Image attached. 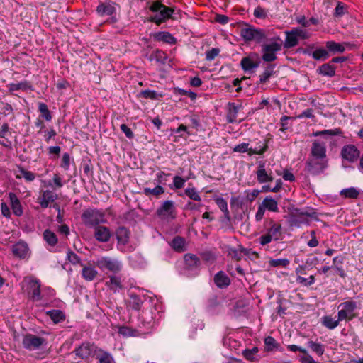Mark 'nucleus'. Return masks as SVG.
<instances>
[{
  "mask_svg": "<svg viewBox=\"0 0 363 363\" xmlns=\"http://www.w3.org/2000/svg\"><path fill=\"white\" fill-rule=\"evenodd\" d=\"M341 134H342V131L340 128H335V129L318 131V132H316L314 135L315 136H317V135H340Z\"/></svg>",
  "mask_w": 363,
  "mask_h": 363,
  "instance_id": "nucleus-58",
  "label": "nucleus"
},
{
  "mask_svg": "<svg viewBox=\"0 0 363 363\" xmlns=\"http://www.w3.org/2000/svg\"><path fill=\"white\" fill-rule=\"evenodd\" d=\"M328 167V159L308 157L306 164L305 171L311 175L323 174Z\"/></svg>",
  "mask_w": 363,
  "mask_h": 363,
  "instance_id": "nucleus-6",
  "label": "nucleus"
},
{
  "mask_svg": "<svg viewBox=\"0 0 363 363\" xmlns=\"http://www.w3.org/2000/svg\"><path fill=\"white\" fill-rule=\"evenodd\" d=\"M359 194V191L354 187L344 189L340 191V195L345 198L356 199Z\"/></svg>",
  "mask_w": 363,
  "mask_h": 363,
  "instance_id": "nucleus-48",
  "label": "nucleus"
},
{
  "mask_svg": "<svg viewBox=\"0 0 363 363\" xmlns=\"http://www.w3.org/2000/svg\"><path fill=\"white\" fill-rule=\"evenodd\" d=\"M268 148L267 143L265 140L259 141L255 147H251L250 156L253 155H262Z\"/></svg>",
  "mask_w": 363,
  "mask_h": 363,
  "instance_id": "nucleus-36",
  "label": "nucleus"
},
{
  "mask_svg": "<svg viewBox=\"0 0 363 363\" xmlns=\"http://www.w3.org/2000/svg\"><path fill=\"white\" fill-rule=\"evenodd\" d=\"M82 267V276L87 281H93L98 275V271L93 264L89 262L86 264H81Z\"/></svg>",
  "mask_w": 363,
  "mask_h": 363,
  "instance_id": "nucleus-19",
  "label": "nucleus"
},
{
  "mask_svg": "<svg viewBox=\"0 0 363 363\" xmlns=\"http://www.w3.org/2000/svg\"><path fill=\"white\" fill-rule=\"evenodd\" d=\"M95 356L99 363H114V359L112 355L109 352L101 349H98Z\"/></svg>",
  "mask_w": 363,
  "mask_h": 363,
  "instance_id": "nucleus-32",
  "label": "nucleus"
},
{
  "mask_svg": "<svg viewBox=\"0 0 363 363\" xmlns=\"http://www.w3.org/2000/svg\"><path fill=\"white\" fill-rule=\"evenodd\" d=\"M57 199V195L50 190H45L41 192L38 198V202L43 208L48 207L50 203L54 202Z\"/></svg>",
  "mask_w": 363,
  "mask_h": 363,
  "instance_id": "nucleus-18",
  "label": "nucleus"
},
{
  "mask_svg": "<svg viewBox=\"0 0 363 363\" xmlns=\"http://www.w3.org/2000/svg\"><path fill=\"white\" fill-rule=\"evenodd\" d=\"M257 182L260 184L272 182L274 180L272 172H267L265 169V163L262 161L258 162L257 170L256 171Z\"/></svg>",
  "mask_w": 363,
  "mask_h": 363,
  "instance_id": "nucleus-15",
  "label": "nucleus"
},
{
  "mask_svg": "<svg viewBox=\"0 0 363 363\" xmlns=\"http://www.w3.org/2000/svg\"><path fill=\"white\" fill-rule=\"evenodd\" d=\"M189 179V177L187 178H183L180 176H175L173 178V184L172 185H169L170 189H180L184 187L186 182Z\"/></svg>",
  "mask_w": 363,
  "mask_h": 363,
  "instance_id": "nucleus-51",
  "label": "nucleus"
},
{
  "mask_svg": "<svg viewBox=\"0 0 363 363\" xmlns=\"http://www.w3.org/2000/svg\"><path fill=\"white\" fill-rule=\"evenodd\" d=\"M274 65L268 66L262 74L259 76V81L261 82H265L272 75L274 72Z\"/></svg>",
  "mask_w": 363,
  "mask_h": 363,
  "instance_id": "nucleus-55",
  "label": "nucleus"
},
{
  "mask_svg": "<svg viewBox=\"0 0 363 363\" xmlns=\"http://www.w3.org/2000/svg\"><path fill=\"white\" fill-rule=\"evenodd\" d=\"M184 261L186 266L190 268L197 267L200 264L199 259L194 255H185Z\"/></svg>",
  "mask_w": 363,
  "mask_h": 363,
  "instance_id": "nucleus-47",
  "label": "nucleus"
},
{
  "mask_svg": "<svg viewBox=\"0 0 363 363\" xmlns=\"http://www.w3.org/2000/svg\"><path fill=\"white\" fill-rule=\"evenodd\" d=\"M327 49L333 53L343 52L345 51V47L343 45L336 43L335 41H328L326 43Z\"/></svg>",
  "mask_w": 363,
  "mask_h": 363,
  "instance_id": "nucleus-45",
  "label": "nucleus"
},
{
  "mask_svg": "<svg viewBox=\"0 0 363 363\" xmlns=\"http://www.w3.org/2000/svg\"><path fill=\"white\" fill-rule=\"evenodd\" d=\"M319 73L323 76L333 77L335 75V67L329 63L321 65L319 68Z\"/></svg>",
  "mask_w": 363,
  "mask_h": 363,
  "instance_id": "nucleus-46",
  "label": "nucleus"
},
{
  "mask_svg": "<svg viewBox=\"0 0 363 363\" xmlns=\"http://www.w3.org/2000/svg\"><path fill=\"white\" fill-rule=\"evenodd\" d=\"M307 346L312 352L315 353L318 356L320 357L324 352V345L313 340H309L307 342Z\"/></svg>",
  "mask_w": 363,
  "mask_h": 363,
  "instance_id": "nucleus-41",
  "label": "nucleus"
},
{
  "mask_svg": "<svg viewBox=\"0 0 363 363\" xmlns=\"http://www.w3.org/2000/svg\"><path fill=\"white\" fill-rule=\"evenodd\" d=\"M38 111L40 113V116L47 121H50L52 118V114L48 109L47 104L43 102L38 104Z\"/></svg>",
  "mask_w": 363,
  "mask_h": 363,
  "instance_id": "nucleus-44",
  "label": "nucleus"
},
{
  "mask_svg": "<svg viewBox=\"0 0 363 363\" xmlns=\"http://www.w3.org/2000/svg\"><path fill=\"white\" fill-rule=\"evenodd\" d=\"M282 48L281 40L277 38L262 45V60L271 62L277 59V52Z\"/></svg>",
  "mask_w": 363,
  "mask_h": 363,
  "instance_id": "nucleus-5",
  "label": "nucleus"
},
{
  "mask_svg": "<svg viewBox=\"0 0 363 363\" xmlns=\"http://www.w3.org/2000/svg\"><path fill=\"white\" fill-rule=\"evenodd\" d=\"M150 10L156 12L151 18V21L157 24H160L172 17L174 9L162 4L160 1H155L150 7Z\"/></svg>",
  "mask_w": 363,
  "mask_h": 363,
  "instance_id": "nucleus-4",
  "label": "nucleus"
},
{
  "mask_svg": "<svg viewBox=\"0 0 363 363\" xmlns=\"http://www.w3.org/2000/svg\"><path fill=\"white\" fill-rule=\"evenodd\" d=\"M96 263L101 269H108L113 273H118L122 269V263L120 261L108 257L98 259Z\"/></svg>",
  "mask_w": 363,
  "mask_h": 363,
  "instance_id": "nucleus-9",
  "label": "nucleus"
},
{
  "mask_svg": "<svg viewBox=\"0 0 363 363\" xmlns=\"http://www.w3.org/2000/svg\"><path fill=\"white\" fill-rule=\"evenodd\" d=\"M98 347L95 346L94 344H91L89 342H85L82 344L79 347L74 350V352L77 356L79 357L82 359H87L90 356L94 355L96 354Z\"/></svg>",
  "mask_w": 363,
  "mask_h": 363,
  "instance_id": "nucleus-12",
  "label": "nucleus"
},
{
  "mask_svg": "<svg viewBox=\"0 0 363 363\" xmlns=\"http://www.w3.org/2000/svg\"><path fill=\"white\" fill-rule=\"evenodd\" d=\"M67 260L73 264H82L80 257L71 250H68L67 252Z\"/></svg>",
  "mask_w": 363,
  "mask_h": 363,
  "instance_id": "nucleus-57",
  "label": "nucleus"
},
{
  "mask_svg": "<svg viewBox=\"0 0 363 363\" xmlns=\"http://www.w3.org/2000/svg\"><path fill=\"white\" fill-rule=\"evenodd\" d=\"M164 192V189L160 185H157L153 189L146 187L143 189V193L146 196L153 195V196H157L160 194H162Z\"/></svg>",
  "mask_w": 363,
  "mask_h": 363,
  "instance_id": "nucleus-50",
  "label": "nucleus"
},
{
  "mask_svg": "<svg viewBox=\"0 0 363 363\" xmlns=\"http://www.w3.org/2000/svg\"><path fill=\"white\" fill-rule=\"evenodd\" d=\"M150 60H155L160 64L164 65L167 60V55L162 50H157L150 55Z\"/></svg>",
  "mask_w": 363,
  "mask_h": 363,
  "instance_id": "nucleus-37",
  "label": "nucleus"
},
{
  "mask_svg": "<svg viewBox=\"0 0 363 363\" xmlns=\"http://www.w3.org/2000/svg\"><path fill=\"white\" fill-rule=\"evenodd\" d=\"M228 111L227 114V119L229 123H235L237 121L238 113L242 107L241 104H236L235 103H228Z\"/></svg>",
  "mask_w": 363,
  "mask_h": 363,
  "instance_id": "nucleus-24",
  "label": "nucleus"
},
{
  "mask_svg": "<svg viewBox=\"0 0 363 363\" xmlns=\"http://www.w3.org/2000/svg\"><path fill=\"white\" fill-rule=\"evenodd\" d=\"M228 256L230 257L232 259L239 261L242 259L241 252H245V255L247 254V250L243 248L242 246L240 247L239 249H236L234 247H228L227 250Z\"/></svg>",
  "mask_w": 363,
  "mask_h": 363,
  "instance_id": "nucleus-33",
  "label": "nucleus"
},
{
  "mask_svg": "<svg viewBox=\"0 0 363 363\" xmlns=\"http://www.w3.org/2000/svg\"><path fill=\"white\" fill-rule=\"evenodd\" d=\"M294 30L297 35L298 39H308L310 37L309 33L306 30L300 28H294Z\"/></svg>",
  "mask_w": 363,
  "mask_h": 363,
  "instance_id": "nucleus-62",
  "label": "nucleus"
},
{
  "mask_svg": "<svg viewBox=\"0 0 363 363\" xmlns=\"http://www.w3.org/2000/svg\"><path fill=\"white\" fill-rule=\"evenodd\" d=\"M96 11L100 16H111L115 11V8L110 4H101L97 6Z\"/></svg>",
  "mask_w": 363,
  "mask_h": 363,
  "instance_id": "nucleus-39",
  "label": "nucleus"
},
{
  "mask_svg": "<svg viewBox=\"0 0 363 363\" xmlns=\"http://www.w3.org/2000/svg\"><path fill=\"white\" fill-rule=\"evenodd\" d=\"M214 283L219 289H225L230 284V279L223 271H219L214 276Z\"/></svg>",
  "mask_w": 363,
  "mask_h": 363,
  "instance_id": "nucleus-21",
  "label": "nucleus"
},
{
  "mask_svg": "<svg viewBox=\"0 0 363 363\" xmlns=\"http://www.w3.org/2000/svg\"><path fill=\"white\" fill-rule=\"evenodd\" d=\"M240 35L245 41L261 42L265 38V35L262 29H256L252 26L242 28L240 30Z\"/></svg>",
  "mask_w": 363,
  "mask_h": 363,
  "instance_id": "nucleus-10",
  "label": "nucleus"
},
{
  "mask_svg": "<svg viewBox=\"0 0 363 363\" xmlns=\"http://www.w3.org/2000/svg\"><path fill=\"white\" fill-rule=\"evenodd\" d=\"M341 320L342 319H323L322 324L328 329L332 330L338 325L339 321Z\"/></svg>",
  "mask_w": 363,
  "mask_h": 363,
  "instance_id": "nucleus-59",
  "label": "nucleus"
},
{
  "mask_svg": "<svg viewBox=\"0 0 363 363\" xmlns=\"http://www.w3.org/2000/svg\"><path fill=\"white\" fill-rule=\"evenodd\" d=\"M261 205L264 207L265 210H268L272 212H278L279 207L277 201L274 199L271 196H266Z\"/></svg>",
  "mask_w": 363,
  "mask_h": 363,
  "instance_id": "nucleus-30",
  "label": "nucleus"
},
{
  "mask_svg": "<svg viewBox=\"0 0 363 363\" xmlns=\"http://www.w3.org/2000/svg\"><path fill=\"white\" fill-rule=\"evenodd\" d=\"M215 203L221 210V211L224 213L225 217L229 220L230 219V212L228 208V203L225 199L220 196H216L214 198Z\"/></svg>",
  "mask_w": 363,
  "mask_h": 363,
  "instance_id": "nucleus-35",
  "label": "nucleus"
},
{
  "mask_svg": "<svg viewBox=\"0 0 363 363\" xmlns=\"http://www.w3.org/2000/svg\"><path fill=\"white\" fill-rule=\"evenodd\" d=\"M43 315H49L50 318H65V313L59 309L44 311Z\"/></svg>",
  "mask_w": 363,
  "mask_h": 363,
  "instance_id": "nucleus-56",
  "label": "nucleus"
},
{
  "mask_svg": "<svg viewBox=\"0 0 363 363\" xmlns=\"http://www.w3.org/2000/svg\"><path fill=\"white\" fill-rule=\"evenodd\" d=\"M11 135V131L8 123H4L0 128V138H3L2 141H0V144L6 147H11V142L8 140V136Z\"/></svg>",
  "mask_w": 363,
  "mask_h": 363,
  "instance_id": "nucleus-22",
  "label": "nucleus"
},
{
  "mask_svg": "<svg viewBox=\"0 0 363 363\" xmlns=\"http://www.w3.org/2000/svg\"><path fill=\"white\" fill-rule=\"evenodd\" d=\"M184 193L191 200L196 201H201V198L195 187L186 189Z\"/></svg>",
  "mask_w": 363,
  "mask_h": 363,
  "instance_id": "nucleus-53",
  "label": "nucleus"
},
{
  "mask_svg": "<svg viewBox=\"0 0 363 363\" xmlns=\"http://www.w3.org/2000/svg\"><path fill=\"white\" fill-rule=\"evenodd\" d=\"M43 238L45 242L52 247L55 246L58 240L55 233L49 229H46L43 232Z\"/></svg>",
  "mask_w": 363,
  "mask_h": 363,
  "instance_id": "nucleus-40",
  "label": "nucleus"
},
{
  "mask_svg": "<svg viewBox=\"0 0 363 363\" xmlns=\"http://www.w3.org/2000/svg\"><path fill=\"white\" fill-rule=\"evenodd\" d=\"M154 38L157 41L164 42L170 45H174L177 43L176 38L169 32L161 31L156 33Z\"/></svg>",
  "mask_w": 363,
  "mask_h": 363,
  "instance_id": "nucleus-27",
  "label": "nucleus"
},
{
  "mask_svg": "<svg viewBox=\"0 0 363 363\" xmlns=\"http://www.w3.org/2000/svg\"><path fill=\"white\" fill-rule=\"evenodd\" d=\"M22 290L27 294L28 298L40 306L48 304L55 291L50 287L40 288V281L33 276L25 277L21 283Z\"/></svg>",
  "mask_w": 363,
  "mask_h": 363,
  "instance_id": "nucleus-1",
  "label": "nucleus"
},
{
  "mask_svg": "<svg viewBox=\"0 0 363 363\" xmlns=\"http://www.w3.org/2000/svg\"><path fill=\"white\" fill-rule=\"evenodd\" d=\"M315 279L313 275H311L308 278L298 275L296 278V281L304 286H310L313 285L315 283Z\"/></svg>",
  "mask_w": 363,
  "mask_h": 363,
  "instance_id": "nucleus-49",
  "label": "nucleus"
},
{
  "mask_svg": "<svg viewBox=\"0 0 363 363\" xmlns=\"http://www.w3.org/2000/svg\"><path fill=\"white\" fill-rule=\"evenodd\" d=\"M220 50L218 48H212L206 52V59L208 61H212L216 56L218 55Z\"/></svg>",
  "mask_w": 363,
  "mask_h": 363,
  "instance_id": "nucleus-63",
  "label": "nucleus"
},
{
  "mask_svg": "<svg viewBox=\"0 0 363 363\" xmlns=\"http://www.w3.org/2000/svg\"><path fill=\"white\" fill-rule=\"evenodd\" d=\"M317 213L313 208H296L291 214V225L297 228L303 225H309L310 218H316Z\"/></svg>",
  "mask_w": 363,
  "mask_h": 363,
  "instance_id": "nucleus-2",
  "label": "nucleus"
},
{
  "mask_svg": "<svg viewBox=\"0 0 363 363\" xmlns=\"http://www.w3.org/2000/svg\"><path fill=\"white\" fill-rule=\"evenodd\" d=\"M45 342V339L35 335H26L23 340V347L29 350H38Z\"/></svg>",
  "mask_w": 363,
  "mask_h": 363,
  "instance_id": "nucleus-13",
  "label": "nucleus"
},
{
  "mask_svg": "<svg viewBox=\"0 0 363 363\" xmlns=\"http://www.w3.org/2000/svg\"><path fill=\"white\" fill-rule=\"evenodd\" d=\"M250 149L251 147H250V144L248 143H242L235 146L233 152L239 153L247 152L250 155Z\"/></svg>",
  "mask_w": 363,
  "mask_h": 363,
  "instance_id": "nucleus-54",
  "label": "nucleus"
},
{
  "mask_svg": "<svg viewBox=\"0 0 363 363\" xmlns=\"http://www.w3.org/2000/svg\"><path fill=\"white\" fill-rule=\"evenodd\" d=\"M328 55L327 51L323 49H317L313 52V57L315 60H320L322 58H325Z\"/></svg>",
  "mask_w": 363,
  "mask_h": 363,
  "instance_id": "nucleus-64",
  "label": "nucleus"
},
{
  "mask_svg": "<svg viewBox=\"0 0 363 363\" xmlns=\"http://www.w3.org/2000/svg\"><path fill=\"white\" fill-rule=\"evenodd\" d=\"M106 285L114 293L119 292L123 289L121 278L116 276H110L109 281H106Z\"/></svg>",
  "mask_w": 363,
  "mask_h": 363,
  "instance_id": "nucleus-26",
  "label": "nucleus"
},
{
  "mask_svg": "<svg viewBox=\"0 0 363 363\" xmlns=\"http://www.w3.org/2000/svg\"><path fill=\"white\" fill-rule=\"evenodd\" d=\"M118 332L123 337H135L138 336L140 333L136 329H133L128 326H119Z\"/></svg>",
  "mask_w": 363,
  "mask_h": 363,
  "instance_id": "nucleus-42",
  "label": "nucleus"
},
{
  "mask_svg": "<svg viewBox=\"0 0 363 363\" xmlns=\"http://www.w3.org/2000/svg\"><path fill=\"white\" fill-rule=\"evenodd\" d=\"M9 199L11 203V208L13 214L16 216H21L23 214V208L21 202L16 195L13 193H9Z\"/></svg>",
  "mask_w": 363,
  "mask_h": 363,
  "instance_id": "nucleus-25",
  "label": "nucleus"
},
{
  "mask_svg": "<svg viewBox=\"0 0 363 363\" xmlns=\"http://www.w3.org/2000/svg\"><path fill=\"white\" fill-rule=\"evenodd\" d=\"M130 300H129V306L135 311H139L143 304V301L140 297L133 293L129 294Z\"/></svg>",
  "mask_w": 363,
  "mask_h": 363,
  "instance_id": "nucleus-38",
  "label": "nucleus"
},
{
  "mask_svg": "<svg viewBox=\"0 0 363 363\" xmlns=\"http://www.w3.org/2000/svg\"><path fill=\"white\" fill-rule=\"evenodd\" d=\"M343 262V257L342 256H336L333 259V265L332 269L334 270V274H337L340 277L344 278L345 277V272L341 264Z\"/></svg>",
  "mask_w": 363,
  "mask_h": 363,
  "instance_id": "nucleus-29",
  "label": "nucleus"
},
{
  "mask_svg": "<svg viewBox=\"0 0 363 363\" xmlns=\"http://www.w3.org/2000/svg\"><path fill=\"white\" fill-rule=\"evenodd\" d=\"M286 38L284 43V47L286 48H293L298 45V39L297 35L294 30L285 31Z\"/></svg>",
  "mask_w": 363,
  "mask_h": 363,
  "instance_id": "nucleus-23",
  "label": "nucleus"
},
{
  "mask_svg": "<svg viewBox=\"0 0 363 363\" xmlns=\"http://www.w3.org/2000/svg\"><path fill=\"white\" fill-rule=\"evenodd\" d=\"M18 172L19 174H16V176L17 179L24 178L27 182H33L35 179L34 173L28 171L21 167H18Z\"/></svg>",
  "mask_w": 363,
  "mask_h": 363,
  "instance_id": "nucleus-43",
  "label": "nucleus"
},
{
  "mask_svg": "<svg viewBox=\"0 0 363 363\" xmlns=\"http://www.w3.org/2000/svg\"><path fill=\"white\" fill-rule=\"evenodd\" d=\"M309 157L328 159L325 143L317 140H314L312 143Z\"/></svg>",
  "mask_w": 363,
  "mask_h": 363,
  "instance_id": "nucleus-14",
  "label": "nucleus"
},
{
  "mask_svg": "<svg viewBox=\"0 0 363 363\" xmlns=\"http://www.w3.org/2000/svg\"><path fill=\"white\" fill-rule=\"evenodd\" d=\"M318 263V259L316 257L308 258L306 259L304 264L302 265L306 269H311L314 267H315Z\"/></svg>",
  "mask_w": 363,
  "mask_h": 363,
  "instance_id": "nucleus-60",
  "label": "nucleus"
},
{
  "mask_svg": "<svg viewBox=\"0 0 363 363\" xmlns=\"http://www.w3.org/2000/svg\"><path fill=\"white\" fill-rule=\"evenodd\" d=\"M282 228L281 225L278 223H273L267 233L259 238V242L261 245L264 246L272 241H278L281 239Z\"/></svg>",
  "mask_w": 363,
  "mask_h": 363,
  "instance_id": "nucleus-7",
  "label": "nucleus"
},
{
  "mask_svg": "<svg viewBox=\"0 0 363 363\" xmlns=\"http://www.w3.org/2000/svg\"><path fill=\"white\" fill-rule=\"evenodd\" d=\"M338 318H354L358 315L359 308L357 302L354 301H347L341 303L338 307Z\"/></svg>",
  "mask_w": 363,
  "mask_h": 363,
  "instance_id": "nucleus-8",
  "label": "nucleus"
},
{
  "mask_svg": "<svg viewBox=\"0 0 363 363\" xmlns=\"http://www.w3.org/2000/svg\"><path fill=\"white\" fill-rule=\"evenodd\" d=\"M12 252L15 256L24 259L29 255V248L26 242H18L13 245Z\"/></svg>",
  "mask_w": 363,
  "mask_h": 363,
  "instance_id": "nucleus-20",
  "label": "nucleus"
},
{
  "mask_svg": "<svg viewBox=\"0 0 363 363\" xmlns=\"http://www.w3.org/2000/svg\"><path fill=\"white\" fill-rule=\"evenodd\" d=\"M130 231L125 227H120L116 231V239L118 245H125L128 242Z\"/></svg>",
  "mask_w": 363,
  "mask_h": 363,
  "instance_id": "nucleus-28",
  "label": "nucleus"
},
{
  "mask_svg": "<svg viewBox=\"0 0 363 363\" xmlns=\"http://www.w3.org/2000/svg\"><path fill=\"white\" fill-rule=\"evenodd\" d=\"M82 220L88 228H95L106 222L104 213L96 208H88L84 211Z\"/></svg>",
  "mask_w": 363,
  "mask_h": 363,
  "instance_id": "nucleus-3",
  "label": "nucleus"
},
{
  "mask_svg": "<svg viewBox=\"0 0 363 363\" xmlns=\"http://www.w3.org/2000/svg\"><path fill=\"white\" fill-rule=\"evenodd\" d=\"M94 236L98 242H107L110 240L112 233L109 228L99 225L94 228Z\"/></svg>",
  "mask_w": 363,
  "mask_h": 363,
  "instance_id": "nucleus-16",
  "label": "nucleus"
},
{
  "mask_svg": "<svg viewBox=\"0 0 363 363\" xmlns=\"http://www.w3.org/2000/svg\"><path fill=\"white\" fill-rule=\"evenodd\" d=\"M175 206L174 202L170 200L164 201L157 209V214L163 219L175 218Z\"/></svg>",
  "mask_w": 363,
  "mask_h": 363,
  "instance_id": "nucleus-11",
  "label": "nucleus"
},
{
  "mask_svg": "<svg viewBox=\"0 0 363 363\" xmlns=\"http://www.w3.org/2000/svg\"><path fill=\"white\" fill-rule=\"evenodd\" d=\"M143 97L150 99H159L163 96L162 94L158 93L156 91L146 89L141 92Z\"/></svg>",
  "mask_w": 363,
  "mask_h": 363,
  "instance_id": "nucleus-52",
  "label": "nucleus"
},
{
  "mask_svg": "<svg viewBox=\"0 0 363 363\" xmlns=\"http://www.w3.org/2000/svg\"><path fill=\"white\" fill-rule=\"evenodd\" d=\"M342 157L350 162H353L359 157V151L353 145H347L342 147L341 150Z\"/></svg>",
  "mask_w": 363,
  "mask_h": 363,
  "instance_id": "nucleus-17",
  "label": "nucleus"
},
{
  "mask_svg": "<svg viewBox=\"0 0 363 363\" xmlns=\"http://www.w3.org/2000/svg\"><path fill=\"white\" fill-rule=\"evenodd\" d=\"M240 65L245 72H253L255 69L259 67V62H254L249 56L242 59Z\"/></svg>",
  "mask_w": 363,
  "mask_h": 363,
  "instance_id": "nucleus-31",
  "label": "nucleus"
},
{
  "mask_svg": "<svg viewBox=\"0 0 363 363\" xmlns=\"http://www.w3.org/2000/svg\"><path fill=\"white\" fill-rule=\"evenodd\" d=\"M171 247L177 252L185 251V240L180 236L175 237L170 242Z\"/></svg>",
  "mask_w": 363,
  "mask_h": 363,
  "instance_id": "nucleus-34",
  "label": "nucleus"
},
{
  "mask_svg": "<svg viewBox=\"0 0 363 363\" xmlns=\"http://www.w3.org/2000/svg\"><path fill=\"white\" fill-rule=\"evenodd\" d=\"M264 344L266 350L268 351L272 350L277 345L275 339L271 336H268L264 339Z\"/></svg>",
  "mask_w": 363,
  "mask_h": 363,
  "instance_id": "nucleus-61",
  "label": "nucleus"
}]
</instances>
